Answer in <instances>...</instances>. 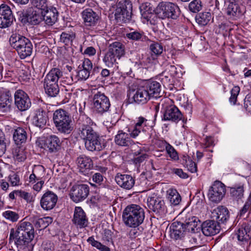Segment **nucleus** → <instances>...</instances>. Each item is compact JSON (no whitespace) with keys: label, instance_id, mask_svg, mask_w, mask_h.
Segmentation results:
<instances>
[{"label":"nucleus","instance_id":"1","mask_svg":"<svg viewBox=\"0 0 251 251\" xmlns=\"http://www.w3.org/2000/svg\"><path fill=\"white\" fill-rule=\"evenodd\" d=\"M78 122L77 132L80 138L84 141L85 148L91 151L102 150L105 146L101 145L99 134L88 125L91 122V119L85 115H81Z\"/></svg>","mask_w":251,"mask_h":251},{"label":"nucleus","instance_id":"2","mask_svg":"<svg viewBox=\"0 0 251 251\" xmlns=\"http://www.w3.org/2000/svg\"><path fill=\"white\" fill-rule=\"evenodd\" d=\"M34 237V229L32 225L28 222L22 221L18 225L16 230H10L9 239L14 240L18 247L25 248Z\"/></svg>","mask_w":251,"mask_h":251},{"label":"nucleus","instance_id":"3","mask_svg":"<svg viewBox=\"0 0 251 251\" xmlns=\"http://www.w3.org/2000/svg\"><path fill=\"white\" fill-rule=\"evenodd\" d=\"M122 217L126 226L135 228L143 222L145 213L144 209L139 205L131 204L124 209Z\"/></svg>","mask_w":251,"mask_h":251},{"label":"nucleus","instance_id":"4","mask_svg":"<svg viewBox=\"0 0 251 251\" xmlns=\"http://www.w3.org/2000/svg\"><path fill=\"white\" fill-rule=\"evenodd\" d=\"M11 46L18 52L21 59H25L31 55L32 52V44L30 40L20 34L14 33L9 38Z\"/></svg>","mask_w":251,"mask_h":251},{"label":"nucleus","instance_id":"5","mask_svg":"<svg viewBox=\"0 0 251 251\" xmlns=\"http://www.w3.org/2000/svg\"><path fill=\"white\" fill-rule=\"evenodd\" d=\"M53 120L55 127L60 132L69 134L73 130L71 118L66 111L61 109L55 111Z\"/></svg>","mask_w":251,"mask_h":251},{"label":"nucleus","instance_id":"6","mask_svg":"<svg viewBox=\"0 0 251 251\" xmlns=\"http://www.w3.org/2000/svg\"><path fill=\"white\" fill-rule=\"evenodd\" d=\"M155 14L160 19H176L179 16V7L172 2L159 3L155 10Z\"/></svg>","mask_w":251,"mask_h":251},{"label":"nucleus","instance_id":"7","mask_svg":"<svg viewBox=\"0 0 251 251\" xmlns=\"http://www.w3.org/2000/svg\"><path fill=\"white\" fill-rule=\"evenodd\" d=\"M132 4L129 0H121L115 10V19L118 23L129 22L131 18Z\"/></svg>","mask_w":251,"mask_h":251},{"label":"nucleus","instance_id":"8","mask_svg":"<svg viewBox=\"0 0 251 251\" xmlns=\"http://www.w3.org/2000/svg\"><path fill=\"white\" fill-rule=\"evenodd\" d=\"M36 144L38 147L49 153H56L60 149L61 143L57 136L52 135L47 137L38 138Z\"/></svg>","mask_w":251,"mask_h":251},{"label":"nucleus","instance_id":"9","mask_svg":"<svg viewBox=\"0 0 251 251\" xmlns=\"http://www.w3.org/2000/svg\"><path fill=\"white\" fill-rule=\"evenodd\" d=\"M110 106L109 98L100 92L95 94L93 98V108L96 113L102 114L107 112Z\"/></svg>","mask_w":251,"mask_h":251},{"label":"nucleus","instance_id":"10","mask_svg":"<svg viewBox=\"0 0 251 251\" xmlns=\"http://www.w3.org/2000/svg\"><path fill=\"white\" fill-rule=\"evenodd\" d=\"M226 190L225 185L219 181H216L209 190L208 198L214 202H220L224 197Z\"/></svg>","mask_w":251,"mask_h":251},{"label":"nucleus","instance_id":"11","mask_svg":"<svg viewBox=\"0 0 251 251\" xmlns=\"http://www.w3.org/2000/svg\"><path fill=\"white\" fill-rule=\"evenodd\" d=\"M147 204L150 209L160 215H164L167 212L164 201L155 195L148 198Z\"/></svg>","mask_w":251,"mask_h":251},{"label":"nucleus","instance_id":"12","mask_svg":"<svg viewBox=\"0 0 251 251\" xmlns=\"http://www.w3.org/2000/svg\"><path fill=\"white\" fill-rule=\"evenodd\" d=\"M14 100L15 105L20 111H25L31 106V103L28 96L22 90L19 89L15 91Z\"/></svg>","mask_w":251,"mask_h":251},{"label":"nucleus","instance_id":"13","mask_svg":"<svg viewBox=\"0 0 251 251\" xmlns=\"http://www.w3.org/2000/svg\"><path fill=\"white\" fill-rule=\"evenodd\" d=\"M89 193V188L87 185H77L72 187L70 196L74 201L78 202L85 200L87 197Z\"/></svg>","mask_w":251,"mask_h":251},{"label":"nucleus","instance_id":"14","mask_svg":"<svg viewBox=\"0 0 251 251\" xmlns=\"http://www.w3.org/2000/svg\"><path fill=\"white\" fill-rule=\"evenodd\" d=\"M57 200L58 197L54 193L51 191H48L41 198L40 206L44 210H51L56 205Z\"/></svg>","mask_w":251,"mask_h":251},{"label":"nucleus","instance_id":"15","mask_svg":"<svg viewBox=\"0 0 251 251\" xmlns=\"http://www.w3.org/2000/svg\"><path fill=\"white\" fill-rule=\"evenodd\" d=\"M13 20L14 17L10 7L5 4H1L0 6V27H8Z\"/></svg>","mask_w":251,"mask_h":251},{"label":"nucleus","instance_id":"16","mask_svg":"<svg viewBox=\"0 0 251 251\" xmlns=\"http://www.w3.org/2000/svg\"><path fill=\"white\" fill-rule=\"evenodd\" d=\"M163 120L177 123L180 120L185 124L187 120L182 119V115L179 110L174 105L168 107L163 114Z\"/></svg>","mask_w":251,"mask_h":251},{"label":"nucleus","instance_id":"17","mask_svg":"<svg viewBox=\"0 0 251 251\" xmlns=\"http://www.w3.org/2000/svg\"><path fill=\"white\" fill-rule=\"evenodd\" d=\"M115 180L120 187L126 190L131 189L135 184L134 178L131 175L127 174L118 173Z\"/></svg>","mask_w":251,"mask_h":251},{"label":"nucleus","instance_id":"18","mask_svg":"<svg viewBox=\"0 0 251 251\" xmlns=\"http://www.w3.org/2000/svg\"><path fill=\"white\" fill-rule=\"evenodd\" d=\"M221 227L219 223L214 219L207 220L201 225V230L204 235L207 236H213L218 233Z\"/></svg>","mask_w":251,"mask_h":251},{"label":"nucleus","instance_id":"19","mask_svg":"<svg viewBox=\"0 0 251 251\" xmlns=\"http://www.w3.org/2000/svg\"><path fill=\"white\" fill-rule=\"evenodd\" d=\"M143 84L147 92H149L151 98H154L156 99L161 97V86L158 82L154 80H149L145 82Z\"/></svg>","mask_w":251,"mask_h":251},{"label":"nucleus","instance_id":"20","mask_svg":"<svg viewBox=\"0 0 251 251\" xmlns=\"http://www.w3.org/2000/svg\"><path fill=\"white\" fill-rule=\"evenodd\" d=\"M73 222L75 226L80 228L87 226L88 219L81 207H76L75 208Z\"/></svg>","mask_w":251,"mask_h":251},{"label":"nucleus","instance_id":"21","mask_svg":"<svg viewBox=\"0 0 251 251\" xmlns=\"http://www.w3.org/2000/svg\"><path fill=\"white\" fill-rule=\"evenodd\" d=\"M62 72L58 68L52 69L46 75L44 80V87L58 85L57 82L62 76Z\"/></svg>","mask_w":251,"mask_h":251},{"label":"nucleus","instance_id":"22","mask_svg":"<svg viewBox=\"0 0 251 251\" xmlns=\"http://www.w3.org/2000/svg\"><path fill=\"white\" fill-rule=\"evenodd\" d=\"M182 223L175 222L170 226V236L172 238L177 240L183 237L185 238V235L187 232L184 229Z\"/></svg>","mask_w":251,"mask_h":251},{"label":"nucleus","instance_id":"23","mask_svg":"<svg viewBox=\"0 0 251 251\" xmlns=\"http://www.w3.org/2000/svg\"><path fill=\"white\" fill-rule=\"evenodd\" d=\"M239 241L247 242L251 238V223H245L239 227L236 234Z\"/></svg>","mask_w":251,"mask_h":251},{"label":"nucleus","instance_id":"24","mask_svg":"<svg viewBox=\"0 0 251 251\" xmlns=\"http://www.w3.org/2000/svg\"><path fill=\"white\" fill-rule=\"evenodd\" d=\"M211 218L218 223H225L229 218V212L227 209L223 206H218L213 210Z\"/></svg>","mask_w":251,"mask_h":251},{"label":"nucleus","instance_id":"25","mask_svg":"<svg viewBox=\"0 0 251 251\" xmlns=\"http://www.w3.org/2000/svg\"><path fill=\"white\" fill-rule=\"evenodd\" d=\"M82 14L85 26H94L96 25L99 19V16L92 9H85Z\"/></svg>","mask_w":251,"mask_h":251},{"label":"nucleus","instance_id":"26","mask_svg":"<svg viewBox=\"0 0 251 251\" xmlns=\"http://www.w3.org/2000/svg\"><path fill=\"white\" fill-rule=\"evenodd\" d=\"M48 120V115L46 111L42 108L35 110L33 117V124L36 126L43 128L46 125Z\"/></svg>","mask_w":251,"mask_h":251},{"label":"nucleus","instance_id":"27","mask_svg":"<svg viewBox=\"0 0 251 251\" xmlns=\"http://www.w3.org/2000/svg\"><path fill=\"white\" fill-rule=\"evenodd\" d=\"M151 99L149 92H147L144 84L140 86L133 96L135 102L138 104L146 103Z\"/></svg>","mask_w":251,"mask_h":251},{"label":"nucleus","instance_id":"28","mask_svg":"<svg viewBox=\"0 0 251 251\" xmlns=\"http://www.w3.org/2000/svg\"><path fill=\"white\" fill-rule=\"evenodd\" d=\"M43 20L46 24L51 25L57 20L58 12L55 7L50 6L45 11L42 12Z\"/></svg>","mask_w":251,"mask_h":251},{"label":"nucleus","instance_id":"29","mask_svg":"<svg viewBox=\"0 0 251 251\" xmlns=\"http://www.w3.org/2000/svg\"><path fill=\"white\" fill-rule=\"evenodd\" d=\"M108 50L115 54V56L118 57V60L125 54V46L120 42L116 41L111 44Z\"/></svg>","mask_w":251,"mask_h":251},{"label":"nucleus","instance_id":"30","mask_svg":"<svg viewBox=\"0 0 251 251\" xmlns=\"http://www.w3.org/2000/svg\"><path fill=\"white\" fill-rule=\"evenodd\" d=\"M115 143L121 146L126 147L131 144V140L128 133L119 131L115 137Z\"/></svg>","mask_w":251,"mask_h":251},{"label":"nucleus","instance_id":"31","mask_svg":"<svg viewBox=\"0 0 251 251\" xmlns=\"http://www.w3.org/2000/svg\"><path fill=\"white\" fill-rule=\"evenodd\" d=\"M13 138L17 145L25 143L27 139L26 132L24 128L18 127L14 130Z\"/></svg>","mask_w":251,"mask_h":251},{"label":"nucleus","instance_id":"32","mask_svg":"<svg viewBox=\"0 0 251 251\" xmlns=\"http://www.w3.org/2000/svg\"><path fill=\"white\" fill-rule=\"evenodd\" d=\"M182 224L187 232H194L195 229L200 224V221L198 218L192 216L187 219L184 223H182Z\"/></svg>","mask_w":251,"mask_h":251},{"label":"nucleus","instance_id":"33","mask_svg":"<svg viewBox=\"0 0 251 251\" xmlns=\"http://www.w3.org/2000/svg\"><path fill=\"white\" fill-rule=\"evenodd\" d=\"M226 12L231 18L239 17L242 15L240 7L236 2H230L226 9Z\"/></svg>","mask_w":251,"mask_h":251},{"label":"nucleus","instance_id":"34","mask_svg":"<svg viewBox=\"0 0 251 251\" xmlns=\"http://www.w3.org/2000/svg\"><path fill=\"white\" fill-rule=\"evenodd\" d=\"M76 163L78 167L81 169H89L93 166L91 159L85 155L79 156L77 158Z\"/></svg>","mask_w":251,"mask_h":251},{"label":"nucleus","instance_id":"35","mask_svg":"<svg viewBox=\"0 0 251 251\" xmlns=\"http://www.w3.org/2000/svg\"><path fill=\"white\" fill-rule=\"evenodd\" d=\"M167 199L171 204L178 205L181 201V197L176 190L170 189L167 191Z\"/></svg>","mask_w":251,"mask_h":251},{"label":"nucleus","instance_id":"36","mask_svg":"<svg viewBox=\"0 0 251 251\" xmlns=\"http://www.w3.org/2000/svg\"><path fill=\"white\" fill-rule=\"evenodd\" d=\"M244 190L242 185L236 186L230 189V196L233 200L238 201L244 196Z\"/></svg>","mask_w":251,"mask_h":251},{"label":"nucleus","instance_id":"37","mask_svg":"<svg viewBox=\"0 0 251 251\" xmlns=\"http://www.w3.org/2000/svg\"><path fill=\"white\" fill-rule=\"evenodd\" d=\"M11 100L7 95H2L0 97V110L3 112L10 110Z\"/></svg>","mask_w":251,"mask_h":251},{"label":"nucleus","instance_id":"38","mask_svg":"<svg viewBox=\"0 0 251 251\" xmlns=\"http://www.w3.org/2000/svg\"><path fill=\"white\" fill-rule=\"evenodd\" d=\"M162 144L165 147L167 153L171 159L174 161L178 160L179 159L178 155L175 148L166 141L163 142Z\"/></svg>","mask_w":251,"mask_h":251},{"label":"nucleus","instance_id":"39","mask_svg":"<svg viewBox=\"0 0 251 251\" xmlns=\"http://www.w3.org/2000/svg\"><path fill=\"white\" fill-rule=\"evenodd\" d=\"M211 19V14L208 12L200 13L196 18L197 23L201 25H206Z\"/></svg>","mask_w":251,"mask_h":251},{"label":"nucleus","instance_id":"40","mask_svg":"<svg viewBox=\"0 0 251 251\" xmlns=\"http://www.w3.org/2000/svg\"><path fill=\"white\" fill-rule=\"evenodd\" d=\"M134 155L133 162L136 165H139L148 157V155L146 153L145 150L141 149V148H140L139 150L135 151Z\"/></svg>","mask_w":251,"mask_h":251},{"label":"nucleus","instance_id":"41","mask_svg":"<svg viewBox=\"0 0 251 251\" xmlns=\"http://www.w3.org/2000/svg\"><path fill=\"white\" fill-rule=\"evenodd\" d=\"M117 59H118V57L115 56V54L108 50L103 60L107 66L112 67L114 64L118 63Z\"/></svg>","mask_w":251,"mask_h":251},{"label":"nucleus","instance_id":"42","mask_svg":"<svg viewBox=\"0 0 251 251\" xmlns=\"http://www.w3.org/2000/svg\"><path fill=\"white\" fill-rule=\"evenodd\" d=\"M13 157L18 162H23L26 158L25 150L23 147L17 148L13 151Z\"/></svg>","mask_w":251,"mask_h":251},{"label":"nucleus","instance_id":"43","mask_svg":"<svg viewBox=\"0 0 251 251\" xmlns=\"http://www.w3.org/2000/svg\"><path fill=\"white\" fill-rule=\"evenodd\" d=\"M126 37L129 40L135 41H143L145 36L143 32L131 30L130 32L126 34Z\"/></svg>","mask_w":251,"mask_h":251},{"label":"nucleus","instance_id":"44","mask_svg":"<svg viewBox=\"0 0 251 251\" xmlns=\"http://www.w3.org/2000/svg\"><path fill=\"white\" fill-rule=\"evenodd\" d=\"M32 6L41 10V13L49 8V4L47 0H30Z\"/></svg>","mask_w":251,"mask_h":251},{"label":"nucleus","instance_id":"45","mask_svg":"<svg viewBox=\"0 0 251 251\" xmlns=\"http://www.w3.org/2000/svg\"><path fill=\"white\" fill-rule=\"evenodd\" d=\"M182 164L191 173L197 172V167L196 164L187 156H184L182 158Z\"/></svg>","mask_w":251,"mask_h":251},{"label":"nucleus","instance_id":"46","mask_svg":"<svg viewBox=\"0 0 251 251\" xmlns=\"http://www.w3.org/2000/svg\"><path fill=\"white\" fill-rule=\"evenodd\" d=\"M43 19L42 13H39L36 11H33L27 17L28 21L32 25H37L39 24Z\"/></svg>","mask_w":251,"mask_h":251},{"label":"nucleus","instance_id":"47","mask_svg":"<svg viewBox=\"0 0 251 251\" xmlns=\"http://www.w3.org/2000/svg\"><path fill=\"white\" fill-rule=\"evenodd\" d=\"M52 222V218L50 217H44L38 219L35 224L36 228L40 229L47 227Z\"/></svg>","mask_w":251,"mask_h":251},{"label":"nucleus","instance_id":"48","mask_svg":"<svg viewBox=\"0 0 251 251\" xmlns=\"http://www.w3.org/2000/svg\"><path fill=\"white\" fill-rule=\"evenodd\" d=\"M46 93L50 97H56L59 93V89L58 85H53L49 87H44Z\"/></svg>","mask_w":251,"mask_h":251},{"label":"nucleus","instance_id":"49","mask_svg":"<svg viewBox=\"0 0 251 251\" xmlns=\"http://www.w3.org/2000/svg\"><path fill=\"white\" fill-rule=\"evenodd\" d=\"M74 38L75 35L73 33L63 32L60 36L61 41L66 45L71 44Z\"/></svg>","mask_w":251,"mask_h":251},{"label":"nucleus","instance_id":"50","mask_svg":"<svg viewBox=\"0 0 251 251\" xmlns=\"http://www.w3.org/2000/svg\"><path fill=\"white\" fill-rule=\"evenodd\" d=\"M45 168L42 165L34 166L32 172L38 178V179L42 180L45 175Z\"/></svg>","mask_w":251,"mask_h":251},{"label":"nucleus","instance_id":"51","mask_svg":"<svg viewBox=\"0 0 251 251\" xmlns=\"http://www.w3.org/2000/svg\"><path fill=\"white\" fill-rule=\"evenodd\" d=\"M251 209V201H247L244 204L243 208L240 211L239 214V216L240 217V218L243 217L244 219L246 218L248 216Z\"/></svg>","mask_w":251,"mask_h":251},{"label":"nucleus","instance_id":"52","mask_svg":"<svg viewBox=\"0 0 251 251\" xmlns=\"http://www.w3.org/2000/svg\"><path fill=\"white\" fill-rule=\"evenodd\" d=\"M202 5L200 0H193L189 4V8L192 12H197L201 9Z\"/></svg>","mask_w":251,"mask_h":251},{"label":"nucleus","instance_id":"53","mask_svg":"<svg viewBox=\"0 0 251 251\" xmlns=\"http://www.w3.org/2000/svg\"><path fill=\"white\" fill-rule=\"evenodd\" d=\"M140 11L142 16L145 18L148 19L151 18L150 15L151 13L152 9L148 7L147 3L143 4L140 7Z\"/></svg>","mask_w":251,"mask_h":251},{"label":"nucleus","instance_id":"54","mask_svg":"<svg viewBox=\"0 0 251 251\" xmlns=\"http://www.w3.org/2000/svg\"><path fill=\"white\" fill-rule=\"evenodd\" d=\"M150 49L152 52L155 55L161 54L163 52V47L158 43H154L150 45Z\"/></svg>","mask_w":251,"mask_h":251},{"label":"nucleus","instance_id":"55","mask_svg":"<svg viewBox=\"0 0 251 251\" xmlns=\"http://www.w3.org/2000/svg\"><path fill=\"white\" fill-rule=\"evenodd\" d=\"M90 74V73L87 71L79 69L75 76L77 79V81L78 80H85L89 77Z\"/></svg>","mask_w":251,"mask_h":251},{"label":"nucleus","instance_id":"56","mask_svg":"<svg viewBox=\"0 0 251 251\" xmlns=\"http://www.w3.org/2000/svg\"><path fill=\"white\" fill-rule=\"evenodd\" d=\"M92 63L91 61L88 59H84L82 63L78 66V69L87 71L90 73L92 69Z\"/></svg>","mask_w":251,"mask_h":251},{"label":"nucleus","instance_id":"57","mask_svg":"<svg viewBox=\"0 0 251 251\" xmlns=\"http://www.w3.org/2000/svg\"><path fill=\"white\" fill-rule=\"evenodd\" d=\"M3 216L7 219L12 222H16L19 219L18 214L11 210H7L3 213Z\"/></svg>","mask_w":251,"mask_h":251},{"label":"nucleus","instance_id":"58","mask_svg":"<svg viewBox=\"0 0 251 251\" xmlns=\"http://www.w3.org/2000/svg\"><path fill=\"white\" fill-rule=\"evenodd\" d=\"M77 79L75 76L72 75H69L61 78L60 82L61 85H71L74 82H76Z\"/></svg>","mask_w":251,"mask_h":251},{"label":"nucleus","instance_id":"59","mask_svg":"<svg viewBox=\"0 0 251 251\" xmlns=\"http://www.w3.org/2000/svg\"><path fill=\"white\" fill-rule=\"evenodd\" d=\"M240 88L238 86H234L230 91L231 96L229 98V101L235 104L236 101L237 97L240 92Z\"/></svg>","mask_w":251,"mask_h":251},{"label":"nucleus","instance_id":"60","mask_svg":"<svg viewBox=\"0 0 251 251\" xmlns=\"http://www.w3.org/2000/svg\"><path fill=\"white\" fill-rule=\"evenodd\" d=\"M141 131L144 132L145 131V129L144 128H142L140 127L137 126L135 125L133 129L128 130L130 137L134 138L138 136Z\"/></svg>","mask_w":251,"mask_h":251},{"label":"nucleus","instance_id":"61","mask_svg":"<svg viewBox=\"0 0 251 251\" xmlns=\"http://www.w3.org/2000/svg\"><path fill=\"white\" fill-rule=\"evenodd\" d=\"M141 131L144 132L145 131V129L144 128H142L140 127L137 126L135 125L133 129L128 130L130 137L134 138L138 136Z\"/></svg>","mask_w":251,"mask_h":251},{"label":"nucleus","instance_id":"62","mask_svg":"<svg viewBox=\"0 0 251 251\" xmlns=\"http://www.w3.org/2000/svg\"><path fill=\"white\" fill-rule=\"evenodd\" d=\"M16 195L24 199L27 202H31L33 201L31 194L25 191H16Z\"/></svg>","mask_w":251,"mask_h":251},{"label":"nucleus","instance_id":"63","mask_svg":"<svg viewBox=\"0 0 251 251\" xmlns=\"http://www.w3.org/2000/svg\"><path fill=\"white\" fill-rule=\"evenodd\" d=\"M9 180L12 186H17L20 184V179L18 175L12 173L9 176Z\"/></svg>","mask_w":251,"mask_h":251},{"label":"nucleus","instance_id":"64","mask_svg":"<svg viewBox=\"0 0 251 251\" xmlns=\"http://www.w3.org/2000/svg\"><path fill=\"white\" fill-rule=\"evenodd\" d=\"M4 134L0 130V157L4 154L6 151V145L4 142Z\"/></svg>","mask_w":251,"mask_h":251}]
</instances>
